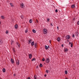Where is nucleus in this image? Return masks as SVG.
<instances>
[{
  "mask_svg": "<svg viewBox=\"0 0 79 79\" xmlns=\"http://www.w3.org/2000/svg\"><path fill=\"white\" fill-rule=\"evenodd\" d=\"M43 32L45 34H47V29H43Z\"/></svg>",
  "mask_w": 79,
  "mask_h": 79,
  "instance_id": "obj_1",
  "label": "nucleus"
},
{
  "mask_svg": "<svg viewBox=\"0 0 79 79\" xmlns=\"http://www.w3.org/2000/svg\"><path fill=\"white\" fill-rule=\"evenodd\" d=\"M46 63H48L49 62H50V58H47L45 61Z\"/></svg>",
  "mask_w": 79,
  "mask_h": 79,
  "instance_id": "obj_2",
  "label": "nucleus"
},
{
  "mask_svg": "<svg viewBox=\"0 0 79 79\" xmlns=\"http://www.w3.org/2000/svg\"><path fill=\"white\" fill-rule=\"evenodd\" d=\"M66 39H70V35H66Z\"/></svg>",
  "mask_w": 79,
  "mask_h": 79,
  "instance_id": "obj_3",
  "label": "nucleus"
},
{
  "mask_svg": "<svg viewBox=\"0 0 79 79\" xmlns=\"http://www.w3.org/2000/svg\"><path fill=\"white\" fill-rule=\"evenodd\" d=\"M20 6L22 8H24V3H22V4H21Z\"/></svg>",
  "mask_w": 79,
  "mask_h": 79,
  "instance_id": "obj_4",
  "label": "nucleus"
},
{
  "mask_svg": "<svg viewBox=\"0 0 79 79\" xmlns=\"http://www.w3.org/2000/svg\"><path fill=\"white\" fill-rule=\"evenodd\" d=\"M32 55L31 54H29V57L30 59H31V58H32Z\"/></svg>",
  "mask_w": 79,
  "mask_h": 79,
  "instance_id": "obj_5",
  "label": "nucleus"
},
{
  "mask_svg": "<svg viewBox=\"0 0 79 79\" xmlns=\"http://www.w3.org/2000/svg\"><path fill=\"white\" fill-rule=\"evenodd\" d=\"M18 25L17 24H16L15 26V27L16 29H18Z\"/></svg>",
  "mask_w": 79,
  "mask_h": 79,
  "instance_id": "obj_6",
  "label": "nucleus"
},
{
  "mask_svg": "<svg viewBox=\"0 0 79 79\" xmlns=\"http://www.w3.org/2000/svg\"><path fill=\"white\" fill-rule=\"evenodd\" d=\"M16 63L18 65H19V60H16Z\"/></svg>",
  "mask_w": 79,
  "mask_h": 79,
  "instance_id": "obj_7",
  "label": "nucleus"
},
{
  "mask_svg": "<svg viewBox=\"0 0 79 79\" xmlns=\"http://www.w3.org/2000/svg\"><path fill=\"white\" fill-rule=\"evenodd\" d=\"M57 40L58 42H60V40H61V39L60 37H58L57 39Z\"/></svg>",
  "mask_w": 79,
  "mask_h": 79,
  "instance_id": "obj_8",
  "label": "nucleus"
},
{
  "mask_svg": "<svg viewBox=\"0 0 79 79\" xmlns=\"http://www.w3.org/2000/svg\"><path fill=\"white\" fill-rule=\"evenodd\" d=\"M28 41V44H30L31 43V42H32V40L31 39H29Z\"/></svg>",
  "mask_w": 79,
  "mask_h": 79,
  "instance_id": "obj_9",
  "label": "nucleus"
},
{
  "mask_svg": "<svg viewBox=\"0 0 79 79\" xmlns=\"http://www.w3.org/2000/svg\"><path fill=\"white\" fill-rule=\"evenodd\" d=\"M11 62L13 64L14 63V60H13V59H11Z\"/></svg>",
  "mask_w": 79,
  "mask_h": 79,
  "instance_id": "obj_10",
  "label": "nucleus"
},
{
  "mask_svg": "<svg viewBox=\"0 0 79 79\" xmlns=\"http://www.w3.org/2000/svg\"><path fill=\"white\" fill-rule=\"evenodd\" d=\"M31 45L32 46H34V42L33 41L31 43Z\"/></svg>",
  "mask_w": 79,
  "mask_h": 79,
  "instance_id": "obj_11",
  "label": "nucleus"
},
{
  "mask_svg": "<svg viewBox=\"0 0 79 79\" xmlns=\"http://www.w3.org/2000/svg\"><path fill=\"white\" fill-rule=\"evenodd\" d=\"M74 7H75V5L73 4V5H72L71 6V7L72 8H74Z\"/></svg>",
  "mask_w": 79,
  "mask_h": 79,
  "instance_id": "obj_12",
  "label": "nucleus"
},
{
  "mask_svg": "<svg viewBox=\"0 0 79 79\" xmlns=\"http://www.w3.org/2000/svg\"><path fill=\"white\" fill-rule=\"evenodd\" d=\"M2 71L3 73H5V71H6V70H5V69L4 68L2 69Z\"/></svg>",
  "mask_w": 79,
  "mask_h": 79,
  "instance_id": "obj_13",
  "label": "nucleus"
},
{
  "mask_svg": "<svg viewBox=\"0 0 79 79\" xmlns=\"http://www.w3.org/2000/svg\"><path fill=\"white\" fill-rule=\"evenodd\" d=\"M32 32H33V33H35L36 32V31L33 29L32 30Z\"/></svg>",
  "mask_w": 79,
  "mask_h": 79,
  "instance_id": "obj_14",
  "label": "nucleus"
},
{
  "mask_svg": "<svg viewBox=\"0 0 79 79\" xmlns=\"http://www.w3.org/2000/svg\"><path fill=\"white\" fill-rule=\"evenodd\" d=\"M3 42L2 40H0V44H2Z\"/></svg>",
  "mask_w": 79,
  "mask_h": 79,
  "instance_id": "obj_15",
  "label": "nucleus"
},
{
  "mask_svg": "<svg viewBox=\"0 0 79 79\" xmlns=\"http://www.w3.org/2000/svg\"><path fill=\"white\" fill-rule=\"evenodd\" d=\"M17 45H18L19 47H20V44H19V43H18L17 42Z\"/></svg>",
  "mask_w": 79,
  "mask_h": 79,
  "instance_id": "obj_16",
  "label": "nucleus"
},
{
  "mask_svg": "<svg viewBox=\"0 0 79 79\" xmlns=\"http://www.w3.org/2000/svg\"><path fill=\"white\" fill-rule=\"evenodd\" d=\"M37 43H35V48H36V47H37Z\"/></svg>",
  "mask_w": 79,
  "mask_h": 79,
  "instance_id": "obj_17",
  "label": "nucleus"
},
{
  "mask_svg": "<svg viewBox=\"0 0 79 79\" xmlns=\"http://www.w3.org/2000/svg\"><path fill=\"white\" fill-rule=\"evenodd\" d=\"M64 50L65 52H68V50L66 48H65Z\"/></svg>",
  "mask_w": 79,
  "mask_h": 79,
  "instance_id": "obj_18",
  "label": "nucleus"
},
{
  "mask_svg": "<svg viewBox=\"0 0 79 79\" xmlns=\"http://www.w3.org/2000/svg\"><path fill=\"white\" fill-rule=\"evenodd\" d=\"M45 49H46V50H48V47H47V46H46V45H45Z\"/></svg>",
  "mask_w": 79,
  "mask_h": 79,
  "instance_id": "obj_19",
  "label": "nucleus"
},
{
  "mask_svg": "<svg viewBox=\"0 0 79 79\" xmlns=\"http://www.w3.org/2000/svg\"><path fill=\"white\" fill-rule=\"evenodd\" d=\"M1 18L2 19H5V18H4V16H1Z\"/></svg>",
  "mask_w": 79,
  "mask_h": 79,
  "instance_id": "obj_20",
  "label": "nucleus"
},
{
  "mask_svg": "<svg viewBox=\"0 0 79 79\" xmlns=\"http://www.w3.org/2000/svg\"><path fill=\"white\" fill-rule=\"evenodd\" d=\"M35 61V58H34L31 60V61Z\"/></svg>",
  "mask_w": 79,
  "mask_h": 79,
  "instance_id": "obj_21",
  "label": "nucleus"
},
{
  "mask_svg": "<svg viewBox=\"0 0 79 79\" xmlns=\"http://www.w3.org/2000/svg\"><path fill=\"white\" fill-rule=\"evenodd\" d=\"M37 76H36L35 75L34 76V79H37Z\"/></svg>",
  "mask_w": 79,
  "mask_h": 79,
  "instance_id": "obj_22",
  "label": "nucleus"
},
{
  "mask_svg": "<svg viewBox=\"0 0 79 79\" xmlns=\"http://www.w3.org/2000/svg\"><path fill=\"white\" fill-rule=\"evenodd\" d=\"M29 22L30 23H32V19H31L30 20Z\"/></svg>",
  "mask_w": 79,
  "mask_h": 79,
  "instance_id": "obj_23",
  "label": "nucleus"
},
{
  "mask_svg": "<svg viewBox=\"0 0 79 79\" xmlns=\"http://www.w3.org/2000/svg\"><path fill=\"white\" fill-rule=\"evenodd\" d=\"M65 74H68V71H67V70L65 71Z\"/></svg>",
  "mask_w": 79,
  "mask_h": 79,
  "instance_id": "obj_24",
  "label": "nucleus"
},
{
  "mask_svg": "<svg viewBox=\"0 0 79 79\" xmlns=\"http://www.w3.org/2000/svg\"><path fill=\"white\" fill-rule=\"evenodd\" d=\"M10 5L11 6H13V4H12V3H10Z\"/></svg>",
  "mask_w": 79,
  "mask_h": 79,
  "instance_id": "obj_25",
  "label": "nucleus"
},
{
  "mask_svg": "<svg viewBox=\"0 0 79 79\" xmlns=\"http://www.w3.org/2000/svg\"><path fill=\"white\" fill-rule=\"evenodd\" d=\"M40 66L42 67V66H43V65H42V64H40Z\"/></svg>",
  "mask_w": 79,
  "mask_h": 79,
  "instance_id": "obj_26",
  "label": "nucleus"
},
{
  "mask_svg": "<svg viewBox=\"0 0 79 79\" xmlns=\"http://www.w3.org/2000/svg\"><path fill=\"white\" fill-rule=\"evenodd\" d=\"M47 21H48V22H49L50 21V19H47Z\"/></svg>",
  "mask_w": 79,
  "mask_h": 79,
  "instance_id": "obj_27",
  "label": "nucleus"
},
{
  "mask_svg": "<svg viewBox=\"0 0 79 79\" xmlns=\"http://www.w3.org/2000/svg\"><path fill=\"white\" fill-rule=\"evenodd\" d=\"M21 19H23L24 17H23V15H22L21 16Z\"/></svg>",
  "mask_w": 79,
  "mask_h": 79,
  "instance_id": "obj_28",
  "label": "nucleus"
},
{
  "mask_svg": "<svg viewBox=\"0 0 79 79\" xmlns=\"http://www.w3.org/2000/svg\"><path fill=\"white\" fill-rule=\"evenodd\" d=\"M42 61H45V58H43L42 60Z\"/></svg>",
  "mask_w": 79,
  "mask_h": 79,
  "instance_id": "obj_29",
  "label": "nucleus"
},
{
  "mask_svg": "<svg viewBox=\"0 0 79 79\" xmlns=\"http://www.w3.org/2000/svg\"><path fill=\"white\" fill-rule=\"evenodd\" d=\"M8 33V31L7 30L6 31V34H7Z\"/></svg>",
  "mask_w": 79,
  "mask_h": 79,
  "instance_id": "obj_30",
  "label": "nucleus"
},
{
  "mask_svg": "<svg viewBox=\"0 0 79 79\" xmlns=\"http://www.w3.org/2000/svg\"><path fill=\"white\" fill-rule=\"evenodd\" d=\"M13 42H14V41H13V40H11V45H12V44H13Z\"/></svg>",
  "mask_w": 79,
  "mask_h": 79,
  "instance_id": "obj_31",
  "label": "nucleus"
},
{
  "mask_svg": "<svg viewBox=\"0 0 79 79\" xmlns=\"http://www.w3.org/2000/svg\"><path fill=\"white\" fill-rule=\"evenodd\" d=\"M25 33H27V29H26L25 31Z\"/></svg>",
  "mask_w": 79,
  "mask_h": 79,
  "instance_id": "obj_32",
  "label": "nucleus"
},
{
  "mask_svg": "<svg viewBox=\"0 0 79 79\" xmlns=\"http://www.w3.org/2000/svg\"><path fill=\"white\" fill-rule=\"evenodd\" d=\"M55 12H56V13L58 12V10L56 9L55 10Z\"/></svg>",
  "mask_w": 79,
  "mask_h": 79,
  "instance_id": "obj_33",
  "label": "nucleus"
},
{
  "mask_svg": "<svg viewBox=\"0 0 79 79\" xmlns=\"http://www.w3.org/2000/svg\"><path fill=\"white\" fill-rule=\"evenodd\" d=\"M73 44H71V47H73Z\"/></svg>",
  "mask_w": 79,
  "mask_h": 79,
  "instance_id": "obj_34",
  "label": "nucleus"
},
{
  "mask_svg": "<svg viewBox=\"0 0 79 79\" xmlns=\"http://www.w3.org/2000/svg\"><path fill=\"white\" fill-rule=\"evenodd\" d=\"M75 18H74L73 19V21H75Z\"/></svg>",
  "mask_w": 79,
  "mask_h": 79,
  "instance_id": "obj_35",
  "label": "nucleus"
},
{
  "mask_svg": "<svg viewBox=\"0 0 79 79\" xmlns=\"http://www.w3.org/2000/svg\"><path fill=\"white\" fill-rule=\"evenodd\" d=\"M46 72L47 73H48V70H46Z\"/></svg>",
  "mask_w": 79,
  "mask_h": 79,
  "instance_id": "obj_36",
  "label": "nucleus"
},
{
  "mask_svg": "<svg viewBox=\"0 0 79 79\" xmlns=\"http://www.w3.org/2000/svg\"><path fill=\"white\" fill-rule=\"evenodd\" d=\"M36 23H38V20H37V19H36Z\"/></svg>",
  "mask_w": 79,
  "mask_h": 79,
  "instance_id": "obj_37",
  "label": "nucleus"
},
{
  "mask_svg": "<svg viewBox=\"0 0 79 79\" xmlns=\"http://www.w3.org/2000/svg\"><path fill=\"white\" fill-rule=\"evenodd\" d=\"M13 51L14 52H15V49H13Z\"/></svg>",
  "mask_w": 79,
  "mask_h": 79,
  "instance_id": "obj_38",
  "label": "nucleus"
},
{
  "mask_svg": "<svg viewBox=\"0 0 79 79\" xmlns=\"http://www.w3.org/2000/svg\"><path fill=\"white\" fill-rule=\"evenodd\" d=\"M72 37H74V35L73 34V35H72Z\"/></svg>",
  "mask_w": 79,
  "mask_h": 79,
  "instance_id": "obj_39",
  "label": "nucleus"
},
{
  "mask_svg": "<svg viewBox=\"0 0 79 79\" xmlns=\"http://www.w3.org/2000/svg\"><path fill=\"white\" fill-rule=\"evenodd\" d=\"M50 25L51 26H53V25H52V23H50Z\"/></svg>",
  "mask_w": 79,
  "mask_h": 79,
  "instance_id": "obj_40",
  "label": "nucleus"
},
{
  "mask_svg": "<svg viewBox=\"0 0 79 79\" xmlns=\"http://www.w3.org/2000/svg\"><path fill=\"white\" fill-rule=\"evenodd\" d=\"M27 79H31V78H30V77H28Z\"/></svg>",
  "mask_w": 79,
  "mask_h": 79,
  "instance_id": "obj_41",
  "label": "nucleus"
},
{
  "mask_svg": "<svg viewBox=\"0 0 79 79\" xmlns=\"http://www.w3.org/2000/svg\"><path fill=\"white\" fill-rule=\"evenodd\" d=\"M77 24L79 25V21L77 22Z\"/></svg>",
  "mask_w": 79,
  "mask_h": 79,
  "instance_id": "obj_42",
  "label": "nucleus"
},
{
  "mask_svg": "<svg viewBox=\"0 0 79 79\" xmlns=\"http://www.w3.org/2000/svg\"><path fill=\"white\" fill-rule=\"evenodd\" d=\"M36 68H39V67L38 66V65L37 66H36Z\"/></svg>",
  "mask_w": 79,
  "mask_h": 79,
  "instance_id": "obj_43",
  "label": "nucleus"
},
{
  "mask_svg": "<svg viewBox=\"0 0 79 79\" xmlns=\"http://www.w3.org/2000/svg\"><path fill=\"white\" fill-rule=\"evenodd\" d=\"M57 30H59V28L58 27H57Z\"/></svg>",
  "mask_w": 79,
  "mask_h": 79,
  "instance_id": "obj_44",
  "label": "nucleus"
},
{
  "mask_svg": "<svg viewBox=\"0 0 79 79\" xmlns=\"http://www.w3.org/2000/svg\"><path fill=\"white\" fill-rule=\"evenodd\" d=\"M61 47H63V44H62Z\"/></svg>",
  "mask_w": 79,
  "mask_h": 79,
  "instance_id": "obj_45",
  "label": "nucleus"
},
{
  "mask_svg": "<svg viewBox=\"0 0 79 79\" xmlns=\"http://www.w3.org/2000/svg\"><path fill=\"white\" fill-rule=\"evenodd\" d=\"M14 76H16V74H14Z\"/></svg>",
  "mask_w": 79,
  "mask_h": 79,
  "instance_id": "obj_46",
  "label": "nucleus"
},
{
  "mask_svg": "<svg viewBox=\"0 0 79 79\" xmlns=\"http://www.w3.org/2000/svg\"><path fill=\"white\" fill-rule=\"evenodd\" d=\"M47 76V75L45 74L44 75V77H46Z\"/></svg>",
  "mask_w": 79,
  "mask_h": 79,
  "instance_id": "obj_47",
  "label": "nucleus"
},
{
  "mask_svg": "<svg viewBox=\"0 0 79 79\" xmlns=\"http://www.w3.org/2000/svg\"><path fill=\"white\" fill-rule=\"evenodd\" d=\"M49 42L50 43V44H51V40H49Z\"/></svg>",
  "mask_w": 79,
  "mask_h": 79,
  "instance_id": "obj_48",
  "label": "nucleus"
},
{
  "mask_svg": "<svg viewBox=\"0 0 79 79\" xmlns=\"http://www.w3.org/2000/svg\"><path fill=\"white\" fill-rule=\"evenodd\" d=\"M48 48H50V46H48Z\"/></svg>",
  "mask_w": 79,
  "mask_h": 79,
  "instance_id": "obj_49",
  "label": "nucleus"
},
{
  "mask_svg": "<svg viewBox=\"0 0 79 79\" xmlns=\"http://www.w3.org/2000/svg\"><path fill=\"white\" fill-rule=\"evenodd\" d=\"M67 42H69V40H67Z\"/></svg>",
  "mask_w": 79,
  "mask_h": 79,
  "instance_id": "obj_50",
  "label": "nucleus"
},
{
  "mask_svg": "<svg viewBox=\"0 0 79 79\" xmlns=\"http://www.w3.org/2000/svg\"><path fill=\"white\" fill-rule=\"evenodd\" d=\"M69 45H70V44H71V42H69Z\"/></svg>",
  "mask_w": 79,
  "mask_h": 79,
  "instance_id": "obj_51",
  "label": "nucleus"
},
{
  "mask_svg": "<svg viewBox=\"0 0 79 79\" xmlns=\"http://www.w3.org/2000/svg\"><path fill=\"white\" fill-rule=\"evenodd\" d=\"M0 79H1V78H0Z\"/></svg>",
  "mask_w": 79,
  "mask_h": 79,
  "instance_id": "obj_52",
  "label": "nucleus"
}]
</instances>
